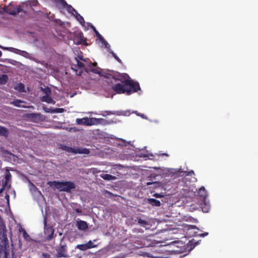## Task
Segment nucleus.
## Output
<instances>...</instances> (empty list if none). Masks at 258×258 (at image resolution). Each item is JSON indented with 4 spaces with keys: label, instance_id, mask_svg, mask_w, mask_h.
I'll list each match as a JSON object with an SVG mask.
<instances>
[{
    "label": "nucleus",
    "instance_id": "obj_1",
    "mask_svg": "<svg viewBox=\"0 0 258 258\" xmlns=\"http://www.w3.org/2000/svg\"><path fill=\"white\" fill-rule=\"evenodd\" d=\"M107 79L112 78L115 81H119L121 83H116L111 86V89L117 94H126L127 95L141 90L139 84L131 80L128 75L125 73L111 72L105 76Z\"/></svg>",
    "mask_w": 258,
    "mask_h": 258
},
{
    "label": "nucleus",
    "instance_id": "obj_2",
    "mask_svg": "<svg viewBox=\"0 0 258 258\" xmlns=\"http://www.w3.org/2000/svg\"><path fill=\"white\" fill-rule=\"evenodd\" d=\"M53 185L60 191L70 193L72 189L76 188L75 183L71 181H54Z\"/></svg>",
    "mask_w": 258,
    "mask_h": 258
},
{
    "label": "nucleus",
    "instance_id": "obj_3",
    "mask_svg": "<svg viewBox=\"0 0 258 258\" xmlns=\"http://www.w3.org/2000/svg\"><path fill=\"white\" fill-rule=\"evenodd\" d=\"M101 120H102V119L88 118L86 117L82 118H77L76 121L78 124L90 126L98 123L99 121Z\"/></svg>",
    "mask_w": 258,
    "mask_h": 258
},
{
    "label": "nucleus",
    "instance_id": "obj_4",
    "mask_svg": "<svg viewBox=\"0 0 258 258\" xmlns=\"http://www.w3.org/2000/svg\"><path fill=\"white\" fill-rule=\"evenodd\" d=\"M43 224L44 233L46 236V239L49 241L53 238L54 229L51 225L47 224V218L46 216L44 217Z\"/></svg>",
    "mask_w": 258,
    "mask_h": 258
},
{
    "label": "nucleus",
    "instance_id": "obj_5",
    "mask_svg": "<svg viewBox=\"0 0 258 258\" xmlns=\"http://www.w3.org/2000/svg\"><path fill=\"white\" fill-rule=\"evenodd\" d=\"M57 253L56 254V257H67L68 254H67V246L66 244L61 245L56 248Z\"/></svg>",
    "mask_w": 258,
    "mask_h": 258
},
{
    "label": "nucleus",
    "instance_id": "obj_6",
    "mask_svg": "<svg viewBox=\"0 0 258 258\" xmlns=\"http://www.w3.org/2000/svg\"><path fill=\"white\" fill-rule=\"evenodd\" d=\"M3 10L6 13L12 15H16L22 11L20 6L15 7L13 5H10L8 7L4 8Z\"/></svg>",
    "mask_w": 258,
    "mask_h": 258
},
{
    "label": "nucleus",
    "instance_id": "obj_7",
    "mask_svg": "<svg viewBox=\"0 0 258 258\" xmlns=\"http://www.w3.org/2000/svg\"><path fill=\"white\" fill-rule=\"evenodd\" d=\"M55 3H58L63 8H66L68 12L75 15L77 11L70 5L67 4L64 0H52Z\"/></svg>",
    "mask_w": 258,
    "mask_h": 258
},
{
    "label": "nucleus",
    "instance_id": "obj_8",
    "mask_svg": "<svg viewBox=\"0 0 258 258\" xmlns=\"http://www.w3.org/2000/svg\"><path fill=\"white\" fill-rule=\"evenodd\" d=\"M0 48L5 50H10L15 53L22 55L24 57H27L29 55V53L26 51L21 50L13 47H4L0 45Z\"/></svg>",
    "mask_w": 258,
    "mask_h": 258
},
{
    "label": "nucleus",
    "instance_id": "obj_9",
    "mask_svg": "<svg viewBox=\"0 0 258 258\" xmlns=\"http://www.w3.org/2000/svg\"><path fill=\"white\" fill-rule=\"evenodd\" d=\"M100 69L99 67H92V68H89V66L85 69V71L88 73L89 72H92L94 74H96L99 75L100 76H103L105 77V76L106 75L107 73H106L105 74H101V71H100Z\"/></svg>",
    "mask_w": 258,
    "mask_h": 258
},
{
    "label": "nucleus",
    "instance_id": "obj_10",
    "mask_svg": "<svg viewBox=\"0 0 258 258\" xmlns=\"http://www.w3.org/2000/svg\"><path fill=\"white\" fill-rule=\"evenodd\" d=\"M75 62L76 63V65L79 68V70H80L78 73H77V75L81 76L83 73V70L85 71V69L86 68H85L84 64L77 58H75Z\"/></svg>",
    "mask_w": 258,
    "mask_h": 258
},
{
    "label": "nucleus",
    "instance_id": "obj_11",
    "mask_svg": "<svg viewBox=\"0 0 258 258\" xmlns=\"http://www.w3.org/2000/svg\"><path fill=\"white\" fill-rule=\"evenodd\" d=\"M26 103V102L24 101V100L17 99H15L13 101L11 102L10 103V104H12L16 107H22L24 108H28V106L21 104V103Z\"/></svg>",
    "mask_w": 258,
    "mask_h": 258
},
{
    "label": "nucleus",
    "instance_id": "obj_12",
    "mask_svg": "<svg viewBox=\"0 0 258 258\" xmlns=\"http://www.w3.org/2000/svg\"><path fill=\"white\" fill-rule=\"evenodd\" d=\"M198 196L201 198V200L205 201L207 197V193L205 188L204 186H202L199 189L198 192Z\"/></svg>",
    "mask_w": 258,
    "mask_h": 258
},
{
    "label": "nucleus",
    "instance_id": "obj_13",
    "mask_svg": "<svg viewBox=\"0 0 258 258\" xmlns=\"http://www.w3.org/2000/svg\"><path fill=\"white\" fill-rule=\"evenodd\" d=\"M77 226L81 230H85L88 228L87 223L82 220L77 221Z\"/></svg>",
    "mask_w": 258,
    "mask_h": 258
},
{
    "label": "nucleus",
    "instance_id": "obj_14",
    "mask_svg": "<svg viewBox=\"0 0 258 258\" xmlns=\"http://www.w3.org/2000/svg\"><path fill=\"white\" fill-rule=\"evenodd\" d=\"M75 40L77 41L76 44H80L85 42L86 39L84 37L83 33L81 32L76 36Z\"/></svg>",
    "mask_w": 258,
    "mask_h": 258
},
{
    "label": "nucleus",
    "instance_id": "obj_15",
    "mask_svg": "<svg viewBox=\"0 0 258 258\" xmlns=\"http://www.w3.org/2000/svg\"><path fill=\"white\" fill-rule=\"evenodd\" d=\"M41 100L42 102H45L48 103H51L54 104L55 101L52 98L50 95H44L41 97Z\"/></svg>",
    "mask_w": 258,
    "mask_h": 258
},
{
    "label": "nucleus",
    "instance_id": "obj_16",
    "mask_svg": "<svg viewBox=\"0 0 258 258\" xmlns=\"http://www.w3.org/2000/svg\"><path fill=\"white\" fill-rule=\"evenodd\" d=\"M12 175L9 171H7L5 175V182L3 186H7L11 181Z\"/></svg>",
    "mask_w": 258,
    "mask_h": 258
},
{
    "label": "nucleus",
    "instance_id": "obj_17",
    "mask_svg": "<svg viewBox=\"0 0 258 258\" xmlns=\"http://www.w3.org/2000/svg\"><path fill=\"white\" fill-rule=\"evenodd\" d=\"M147 203L153 206L159 207L161 205L159 200L153 198L147 199Z\"/></svg>",
    "mask_w": 258,
    "mask_h": 258
},
{
    "label": "nucleus",
    "instance_id": "obj_18",
    "mask_svg": "<svg viewBox=\"0 0 258 258\" xmlns=\"http://www.w3.org/2000/svg\"><path fill=\"white\" fill-rule=\"evenodd\" d=\"M76 154L79 153L81 154H89L90 153V151L89 149L82 147L76 148Z\"/></svg>",
    "mask_w": 258,
    "mask_h": 258
},
{
    "label": "nucleus",
    "instance_id": "obj_19",
    "mask_svg": "<svg viewBox=\"0 0 258 258\" xmlns=\"http://www.w3.org/2000/svg\"><path fill=\"white\" fill-rule=\"evenodd\" d=\"M201 209L203 212L207 213L210 209V205L209 203H207L206 200L203 201V204L202 205Z\"/></svg>",
    "mask_w": 258,
    "mask_h": 258
},
{
    "label": "nucleus",
    "instance_id": "obj_20",
    "mask_svg": "<svg viewBox=\"0 0 258 258\" xmlns=\"http://www.w3.org/2000/svg\"><path fill=\"white\" fill-rule=\"evenodd\" d=\"M137 221L138 223L142 226L145 227L146 225H149V223L145 220L142 219L140 217H137V219L135 220Z\"/></svg>",
    "mask_w": 258,
    "mask_h": 258
},
{
    "label": "nucleus",
    "instance_id": "obj_21",
    "mask_svg": "<svg viewBox=\"0 0 258 258\" xmlns=\"http://www.w3.org/2000/svg\"><path fill=\"white\" fill-rule=\"evenodd\" d=\"M0 135L7 137L9 135L8 130L4 126H0Z\"/></svg>",
    "mask_w": 258,
    "mask_h": 258
},
{
    "label": "nucleus",
    "instance_id": "obj_22",
    "mask_svg": "<svg viewBox=\"0 0 258 258\" xmlns=\"http://www.w3.org/2000/svg\"><path fill=\"white\" fill-rule=\"evenodd\" d=\"M14 89L16 90H18L19 92H25V86L23 83H19L17 86H16Z\"/></svg>",
    "mask_w": 258,
    "mask_h": 258
},
{
    "label": "nucleus",
    "instance_id": "obj_23",
    "mask_svg": "<svg viewBox=\"0 0 258 258\" xmlns=\"http://www.w3.org/2000/svg\"><path fill=\"white\" fill-rule=\"evenodd\" d=\"M77 19V20L80 22L82 25H84L85 24V20L83 17L80 15L77 12H76L74 15Z\"/></svg>",
    "mask_w": 258,
    "mask_h": 258
},
{
    "label": "nucleus",
    "instance_id": "obj_24",
    "mask_svg": "<svg viewBox=\"0 0 258 258\" xmlns=\"http://www.w3.org/2000/svg\"><path fill=\"white\" fill-rule=\"evenodd\" d=\"M8 80V77L6 74L0 75V84H5Z\"/></svg>",
    "mask_w": 258,
    "mask_h": 258
},
{
    "label": "nucleus",
    "instance_id": "obj_25",
    "mask_svg": "<svg viewBox=\"0 0 258 258\" xmlns=\"http://www.w3.org/2000/svg\"><path fill=\"white\" fill-rule=\"evenodd\" d=\"M62 149L69 153L76 154V148L64 146Z\"/></svg>",
    "mask_w": 258,
    "mask_h": 258
},
{
    "label": "nucleus",
    "instance_id": "obj_26",
    "mask_svg": "<svg viewBox=\"0 0 258 258\" xmlns=\"http://www.w3.org/2000/svg\"><path fill=\"white\" fill-rule=\"evenodd\" d=\"M26 4L27 6H29L32 7L37 6L39 3L37 0H32L26 2Z\"/></svg>",
    "mask_w": 258,
    "mask_h": 258
},
{
    "label": "nucleus",
    "instance_id": "obj_27",
    "mask_svg": "<svg viewBox=\"0 0 258 258\" xmlns=\"http://www.w3.org/2000/svg\"><path fill=\"white\" fill-rule=\"evenodd\" d=\"M2 237H3V245H4V248H5V252H6V250L7 249V247L8 245V239L7 235H6V234H4L2 236Z\"/></svg>",
    "mask_w": 258,
    "mask_h": 258
},
{
    "label": "nucleus",
    "instance_id": "obj_28",
    "mask_svg": "<svg viewBox=\"0 0 258 258\" xmlns=\"http://www.w3.org/2000/svg\"><path fill=\"white\" fill-rule=\"evenodd\" d=\"M88 26L92 29V30L95 33L96 36L99 39L101 38L102 37V35L99 33V32L96 30L95 27L93 25L90 23L88 25Z\"/></svg>",
    "mask_w": 258,
    "mask_h": 258
},
{
    "label": "nucleus",
    "instance_id": "obj_29",
    "mask_svg": "<svg viewBox=\"0 0 258 258\" xmlns=\"http://www.w3.org/2000/svg\"><path fill=\"white\" fill-rule=\"evenodd\" d=\"M42 91L45 94L44 95H50L51 94V90L50 88L47 87L44 88H41Z\"/></svg>",
    "mask_w": 258,
    "mask_h": 258
},
{
    "label": "nucleus",
    "instance_id": "obj_30",
    "mask_svg": "<svg viewBox=\"0 0 258 258\" xmlns=\"http://www.w3.org/2000/svg\"><path fill=\"white\" fill-rule=\"evenodd\" d=\"M101 177L105 180H112L114 179L115 178L114 176H112V175L109 174H103L101 175Z\"/></svg>",
    "mask_w": 258,
    "mask_h": 258
},
{
    "label": "nucleus",
    "instance_id": "obj_31",
    "mask_svg": "<svg viewBox=\"0 0 258 258\" xmlns=\"http://www.w3.org/2000/svg\"><path fill=\"white\" fill-rule=\"evenodd\" d=\"M76 247L82 251H85L88 249L86 244H78L77 245Z\"/></svg>",
    "mask_w": 258,
    "mask_h": 258
},
{
    "label": "nucleus",
    "instance_id": "obj_32",
    "mask_svg": "<svg viewBox=\"0 0 258 258\" xmlns=\"http://www.w3.org/2000/svg\"><path fill=\"white\" fill-rule=\"evenodd\" d=\"M99 39L102 42V43L105 45V47L106 48H108V51L109 50H111L110 49V45H109V44L108 43V42L105 40V39L103 37H102Z\"/></svg>",
    "mask_w": 258,
    "mask_h": 258
},
{
    "label": "nucleus",
    "instance_id": "obj_33",
    "mask_svg": "<svg viewBox=\"0 0 258 258\" xmlns=\"http://www.w3.org/2000/svg\"><path fill=\"white\" fill-rule=\"evenodd\" d=\"M86 244L88 249L94 248L96 246V245H95L91 240L88 241Z\"/></svg>",
    "mask_w": 258,
    "mask_h": 258
},
{
    "label": "nucleus",
    "instance_id": "obj_34",
    "mask_svg": "<svg viewBox=\"0 0 258 258\" xmlns=\"http://www.w3.org/2000/svg\"><path fill=\"white\" fill-rule=\"evenodd\" d=\"M64 109L62 108H56L52 109L51 113H62Z\"/></svg>",
    "mask_w": 258,
    "mask_h": 258
},
{
    "label": "nucleus",
    "instance_id": "obj_35",
    "mask_svg": "<svg viewBox=\"0 0 258 258\" xmlns=\"http://www.w3.org/2000/svg\"><path fill=\"white\" fill-rule=\"evenodd\" d=\"M109 52L112 55V56H113V57L119 62L121 63V60H120V59L116 55V54L113 52L111 50H109Z\"/></svg>",
    "mask_w": 258,
    "mask_h": 258
},
{
    "label": "nucleus",
    "instance_id": "obj_36",
    "mask_svg": "<svg viewBox=\"0 0 258 258\" xmlns=\"http://www.w3.org/2000/svg\"><path fill=\"white\" fill-rule=\"evenodd\" d=\"M71 69L72 70H73L74 71H75L76 73H78V70H79V68L78 67V66L76 65V63H72L71 64Z\"/></svg>",
    "mask_w": 258,
    "mask_h": 258
},
{
    "label": "nucleus",
    "instance_id": "obj_37",
    "mask_svg": "<svg viewBox=\"0 0 258 258\" xmlns=\"http://www.w3.org/2000/svg\"><path fill=\"white\" fill-rule=\"evenodd\" d=\"M183 175H185L186 176H188V175H190V176H191L192 175H194L195 174V173H194V171L192 170L189 171H183Z\"/></svg>",
    "mask_w": 258,
    "mask_h": 258
},
{
    "label": "nucleus",
    "instance_id": "obj_38",
    "mask_svg": "<svg viewBox=\"0 0 258 258\" xmlns=\"http://www.w3.org/2000/svg\"><path fill=\"white\" fill-rule=\"evenodd\" d=\"M22 231L23 232V236L24 238L27 240L28 238L29 237V234L27 233L25 229H22Z\"/></svg>",
    "mask_w": 258,
    "mask_h": 258
},
{
    "label": "nucleus",
    "instance_id": "obj_39",
    "mask_svg": "<svg viewBox=\"0 0 258 258\" xmlns=\"http://www.w3.org/2000/svg\"><path fill=\"white\" fill-rule=\"evenodd\" d=\"M88 66H89V68H92V67L96 68V67H98L97 66V63L96 62H95L94 63L90 62V63Z\"/></svg>",
    "mask_w": 258,
    "mask_h": 258
},
{
    "label": "nucleus",
    "instance_id": "obj_40",
    "mask_svg": "<svg viewBox=\"0 0 258 258\" xmlns=\"http://www.w3.org/2000/svg\"><path fill=\"white\" fill-rule=\"evenodd\" d=\"M43 109H44V110L45 111V112H47V113H49V112L51 113V111L52 110V109L47 108V107H44Z\"/></svg>",
    "mask_w": 258,
    "mask_h": 258
},
{
    "label": "nucleus",
    "instance_id": "obj_41",
    "mask_svg": "<svg viewBox=\"0 0 258 258\" xmlns=\"http://www.w3.org/2000/svg\"><path fill=\"white\" fill-rule=\"evenodd\" d=\"M188 245H193V247H190V249H192L195 246V245L194 244V241L193 240H190L188 244H187Z\"/></svg>",
    "mask_w": 258,
    "mask_h": 258
},
{
    "label": "nucleus",
    "instance_id": "obj_42",
    "mask_svg": "<svg viewBox=\"0 0 258 258\" xmlns=\"http://www.w3.org/2000/svg\"><path fill=\"white\" fill-rule=\"evenodd\" d=\"M198 229V228L196 226H195V225H189V228H188V229Z\"/></svg>",
    "mask_w": 258,
    "mask_h": 258
},
{
    "label": "nucleus",
    "instance_id": "obj_43",
    "mask_svg": "<svg viewBox=\"0 0 258 258\" xmlns=\"http://www.w3.org/2000/svg\"><path fill=\"white\" fill-rule=\"evenodd\" d=\"M154 197H155L156 198H161V197H163V196H162V195H161V194H157V193H156V194H155L154 195Z\"/></svg>",
    "mask_w": 258,
    "mask_h": 258
},
{
    "label": "nucleus",
    "instance_id": "obj_44",
    "mask_svg": "<svg viewBox=\"0 0 258 258\" xmlns=\"http://www.w3.org/2000/svg\"><path fill=\"white\" fill-rule=\"evenodd\" d=\"M208 235V232H205L204 233H202L200 235L201 236H202V237H204L205 236H207Z\"/></svg>",
    "mask_w": 258,
    "mask_h": 258
},
{
    "label": "nucleus",
    "instance_id": "obj_45",
    "mask_svg": "<svg viewBox=\"0 0 258 258\" xmlns=\"http://www.w3.org/2000/svg\"><path fill=\"white\" fill-rule=\"evenodd\" d=\"M43 255H44V256H45V257H47V256H48V257H49V255L48 254H47V253H44V254H43Z\"/></svg>",
    "mask_w": 258,
    "mask_h": 258
},
{
    "label": "nucleus",
    "instance_id": "obj_46",
    "mask_svg": "<svg viewBox=\"0 0 258 258\" xmlns=\"http://www.w3.org/2000/svg\"><path fill=\"white\" fill-rule=\"evenodd\" d=\"M76 211L78 213H80L81 212V211L79 209H76Z\"/></svg>",
    "mask_w": 258,
    "mask_h": 258
},
{
    "label": "nucleus",
    "instance_id": "obj_47",
    "mask_svg": "<svg viewBox=\"0 0 258 258\" xmlns=\"http://www.w3.org/2000/svg\"><path fill=\"white\" fill-rule=\"evenodd\" d=\"M5 186H3L2 188H1L0 189V193H1V192H2L3 191V190H4V188H5Z\"/></svg>",
    "mask_w": 258,
    "mask_h": 258
},
{
    "label": "nucleus",
    "instance_id": "obj_48",
    "mask_svg": "<svg viewBox=\"0 0 258 258\" xmlns=\"http://www.w3.org/2000/svg\"><path fill=\"white\" fill-rule=\"evenodd\" d=\"M79 58L80 59L83 60V61H86L85 59H83V57L82 56H79Z\"/></svg>",
    "mask_w": 258,
    "mask_h": 258
},
{
    "label": "nucleus",
    "instance_id": "obj_49",
    "mask_svg": "<svg viewBox=\"0 0 258 258\" xmlns=\"http://www.w3.org/2000/svg\"><path fill=\"white\" fill-rule=\"evenodd\" d=\"M106 112H107L108 114H111V111H106Z\"/></svg>",
    "mask_w": 258,
    "mask_h": 258
},
{
    "label": "nucleus",
    "instance_id": "obj_50",
    "mask_svg": "<svg viewBox=\"0 0 258 258\" xmlns=\"http://www.w3.org/2000/svg\"><path fill=\"white\" fill-rule=\"evenodd\" d=\"M2 51L0 50V57L2 56Z\"/></svg>",
    "mask_w": 258,
    "mask_h": 258
},
{
    "label": "nucleus",
    "instance_id": "obj_51",
    "mask_svg": "<svg viewBox=\"0 0 258 258\" xmlns=\"http://www.w3.org/2000/svg\"><path fill=\"white\" fill-rule=\"evenodd\" d=\"M142 118H144V114H142L140 115Z\"/></svg>",
    "mask_w": 258,
    "mask_h": 258
},
{
    "label": "nucleus",
    "instance_id": "obj_52",
    "mask_svg": "<svg viewBox=\"0 0 258 258\" xmlns=\"http://www.w3.org/2000/svg\"><path fill=\"white\" fill-rule=\"evenodd\" d=\"M163 155H165V156H168L167 154H166V153H164V154H163Z\"/></svg>",
    "mask_w": 258,
    "mask_h": 258
},
{
    "label": "nucleus",
    "instance_id": "obj_53",
    "mask_svg": "<svg viewBox=\"0 0 258 258\" xmlns=\"http://www.w3.org/2000/svg\"><path fill=\"white\" fill-rule=\"evenodd\" d=\"M9 197V195H7L6 198H8Z\"/></svg>",
    "mask_w": 258,
    "mask_h": 258
},
{
    "label": "nucleus",
    "instance_id": "obj_54",
    "mask_svg": "<svg viewBox=\"0 0 258 258\" xmlns=\"http://www.w3.org/2000/svg\"><path fill=\"white\" fill-rule=\"evenodd\" d=\"M9 197V195H7L6 198H8Z\"/></svg>",
    "mask_w": 258,
    "mask_h": 258
}]
</instances>
